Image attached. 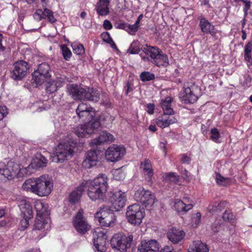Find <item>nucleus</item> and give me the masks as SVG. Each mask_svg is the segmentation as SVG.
<instances>
[{
  "instance_id": "1",
  "label": "nucleus",
  "mask_w": 252,
  "mask_h": 252,
  "mask_svg": "<svg viewBox=\"0 0 252 252\" xmlns=\"http://www.w3.org/2000/svg\"><path fill=\"white\" fill-rule=\"evenodd\" d=\"M53 187V180L45 175L29 179L22 185L24 190L31 192L39 197L49 195L52 192Z\"/></svg>"
},
{
  "instance_id": "2",
  "label": "nucleus",
  "mask_w": 252,
  "mask_h": 252,
  "mask_svg": "<svg viewBox=\"0 0 252 252\" xmlns=\"http://www.w3.org/2000/svg\"><path fill=\"white\" fill-rule=\"evenodd\" d=\"M108 178L104 174H99L88 185V195L93 201L104 200L108 187Z\"/></svg>"
},
{
  "instance_id": "3",
  "label": "nucleus",
  "mask_w": 252,
  "mask_h": 252,
  "mask_svg": "<svg viewBox=\"0 0 252 252\" xmlns=\"http://www.w3.org/2000/svg\"><path fill=\"white\" fill-rule=\"evenodd\" d=\"M30 165L26 168H20L18 164L11 161L7 162L6 164L4 162H0V175L8 180L16 177H21L25 175H30Z\"/></svg>"
},
{
  "instance_id": "4",
  "label": "nucleus",
  "mask_w": 252,
  "mask_h": 252,
  "mask_svg": "<svg viewBox=\"0 0 252 252\" xmlns=\"http://www.w3.org/2000/svg\"><path fill=\"white\" fill-rule=\"evenodd\" d=\"M133 240L131 234L126 235L123 233H117L113 235L111 239V245L113 249L122 252H126Z\"/></svg>"
},
{
  "instance_id": "5",
  "label": "nucleus",
  "mask_w": 252,
  "mask_h": 252,
  "mask_svg": "<svg viewBox=\"0 0 252 252\" xmlns=\"http://www.w3.org/2000/svg\"><path fill=\"white\" fill-rule=\"evenodd\" d=\"M126 216L128 222L133 225H139L145 217V212L139 204H133L127 207Z\"/></svg>"
},
{
  "instance_id": "6",
  "label": "nucleus",
  "mask_w": 252,
  "mask_h": 252,
  "mask_svg": "<svg viewBox=\"0 0 252 252\" xmlns=\"http://www.w3.org/2000/svg\"><path fill=\"white\" fill-rule=\"evenodd\" d=\"M74 153L73 146L69 143H60L55 148L53 161L63 162L71 158Z\"/></svg>"
},
{
  "instance_id": "7",
  "label": "nucleus",
  "mask_w": 252,
  "mask_h": 252,
  "mask_svg": "<svg viewBox=\"0 0 252 252\" xmlns=\"http://www.w3.org/2000/svg\"><path fill=\"white\" fill-rule=\"evenodd\" d=\"M50 220L49 217H36L32 235L34 239L39 240L46 234L50 228Z\"/></svg>"
},
{
  "instance_id": "8",
  "label": "nucleus",
  "mask_w": 252,
  "mask_h": 252,
  "mask_svg": "<svg viewBox=\"0 0 252 252\" xmlns=\"http://www.w3.org/2000/svg\"><path fill=\"white\" fill-rule=\"evenodd\" d=\"M95 217L98 219L99 223L103 226H112L116 220V217L112 210L105 206L100 207L99 211L95 213Z\"/></svg>"
},
{
  "instance_id": "9",
  "label": "nucleus",
  "mask_w": 252,
  "mask_h": 252,
  "mask_svg": "<svg viewBox=\"0 0 252 252\" xmlns=\"http://www.w3.org/2000/svg\"><path fill=\"white\" fill-rule=\"evenodd\" d=\"M108 200L111 204V207L115 211H119L126 204V195L121 190L110 191L108 193Z\"/></svg>"
},
{
  "instance_id": "10",
  "label": "nucleus",
  "mask_w": 252,
  "mask_h": 252,
  "mask_svg": "<svg viewBox=\"0 0 252 252\" xmlns=\"http://www.w3.org/2000/svg\"><path fill=\"white\" fill-rule=\"evenodd\" d=\"M134 199L146 207L152 206L155 203V196L150 190L141 187L135 191Z\"/></svg>"
},
{
  "instance_id": "11",
  "label": "nucleus",
  "mask_w": 252,
  "mask_h": 252,
  "mask_svg": "<svg viewBox=\"0 0 252 252\" xmlns=\"http://www.w3.org/2000/svg\"><path fill=\"white\" fill-rule=\"evenodd\" d=\"M107 236L106 232L101 228H96L93 233L94 244L97 251L105 252Z\"/></svg>"
},
{
  "instance_id": "12",
  "label": "nucleus",
  "mask_w": 252,
  "mask_h": 252,
  "mask_svg": "<svg viewBox=\"0 0 252 252\" xmlns=\"http://www.w3.org/2000/svg\"><path fill=\"white\" fill-rule=\"evenodd\" d=\"M73 222L76 230L80 233L84 234L91 229V225L84 216L82 209L78 211Z\"/></svg>"
},
{
  "instance_id": "13",
  "label": "nucleus",
  "mask_w": 252,
  "mask_h": 252,
  "mask_svg": "<svg viewBox=\"0 0 252 252\" xmlns=\"http://www.w3.org/2000/svg\"><path fill=\"white\" fill-rule=\"evenodd\" d=\"M125 154V149L123 147L113 145L106 151L105 158L107 161L115 162L120 160Z\"/></svg>"
},
{
  "instance_id": "14",
  "label": "nucleus",
  "mask_w": 252,
  "mask_h": 252,
  "mask_svg": "<svg viewBox=\"0 0 252 252\" xmlns=\"http://www.w3.org/2000/svg\"><path fill=\"white\" fill-rule=\"evenodd\" d=\"M29 66L28 63L24 61H18L14 64V69L11 72V77L14 80H21L27 74Z\"/></svg>"
},
{
  "instance_id": "15",
  "label": "nucleus",
  "mask_w": 252,
  "mask_h": 252,
  "mask_svg": "<svg viewBox=\"0 0 252 252\" xmlns=\"http://www.w3.org/2000/svg\"><path fill=\"white\" fill-rule=\"evenodd\" d=\"M76 112L79 118L82 121L89 119L94 116V111H93V108L87 103H80L78 105Z\"/></svg>"
},
{
  "instance_id": "16",
  "label": "nucleus",
  "mask_w": 252,
  "mask_h": 252,
  "mask_svg": "<svg viewBox=\"0 0 252 252\" xmlns=\"http://www.w3.org/2000/svg\"><path fill=\"white\" fill-rule=\"evenodd\" d=\"M198 91H199V89L196 86L184 88L183 92L180 94V97L183 98V100L190 103H193L198 99L196 94Z\"/></svg>"
},
{
  "instance_id": "17",
  "label": "nucleus",
  "mask_w": 252,
  "mask_h": 252,
  "mask_svg": "<svg viewBox=\"0 0 252 252\" xmlns=\"http://www.w3.org/2000/svg\"><path fill=\"white\" fill-rule=\"evenodd\" d=\"M33 17L37 21L47 18L48 21L52 24L55 23L57 21L54 16L53 12L47 8H44L43 10L40 9L36 10L33 14Z\"/></svg>"
},
{
  "instance_id": "18",
  "label": "nucleus",
  "mask_w": 252,
  "mask_h": 252,
  "mask_svg": "<svg viewBox=\"0 0 252 252\" xmlns=\"http://www.w3.org/2000/svg\"><path fill=\"white\" fill-rule=\"evenodd\" d=\"M173 115L164 114L159 116L155 120L156 125L161 128L168 127L170 125L175 124L177 120Z\"/></svg>"
},
{
  "instance_id": "19",
  "label": "nucleus",
  "mask_w": 252,
  "mask_h": 252,
  "mask_svg": "<svg viewBox=\"0 0 252 252\" xmlns=\"http://www.w3.org/2000/svg\"><path fill=\"white\" fill-rule=\"evenodd\" d=\"M81 100H89L93 102H97L100 97V93L97 90L93 88L83 87Z\"/></svg>"
},
{
  "instance_id": "20",
  "label": "nucleus",
  "mask_w": 252,
  "mask_h": 252,
  "mask_svg": "<svg viewBox=\"0 0 252 252\" xmlns=\"http://www.w3.org/2000/svg\"><path fill=\"white\" fill-rule=\"evenodd\" d=\"M160 245L156 240L142 241L139 252H159Z\"/></svg>"
},
{
  "instance_id": "21",
  "label": "nucleus",
  "mask_w": 252,
  "mask_h": 252,
  "mask_svg": "<svg viewBox=\"0 0 252 252\" xmlns=\"http://www.w3.org/2000/svg\"><path fill=\"white\" fill-rule=\"evenodd\" d=\"M168 239L173 244H177L181 242L185 236V232L179 228L173 227L167 232Z\"/></svg>"
},
{
  "instance_id": "22",
  "label": "nucleus",
  "mask_w": 252,
  "mask_h": 252,
  "mask_svg": "<svg viewBox=\"0 0 252 252\" xmlns=\"http://www.w3.org/2000/svg\"><path fill=\"white\" fill-rule=\"evenodd\" d=\"M184 201L179 199H176L174 200L175 209L178 212L187 213L193 208V204L189 200L188 197L184 198Z\"/></svg>"
},
{
  "instance_id": "23",
  "label": "nucleus",
  "mask_w": 252,
  "mask_h": 252,
  "mask_svg": "<svg viewBox=\"0 0 252 252\" xmlns=\"http://www.w3.org/2000/svg\"><path fill=\"white\" fill-rule=\"evenodd\" d=\"M97 155L94 151H89L87 153L82 165L85 168H90L95 166L97 162Z\"/></svg>"
},
{
  "instance_id": "24",
  "label": "nucleus",
  "mask_w": 252,
  "mask_h": 252,
  "mask_svg": "<svg viewBox=\"0 0 252 252\" xmlns=\"http://www.w3.org/2000/svg\"><path fill=\"white\" fill-rule=\"evenodd\" d=\"M143 51L148 57H142V60L145 61H149L152 63L155 60L159 52H161L159 49L151 46H146L143 48Z\"/></svg>"
},
{
  "instance_id": "25",
  "label": "nucleus",
  "mask_w": 252,
  "mask_h": 252,
  "mask_svg": "<svg viewBox=\"0 0 252 252\" xmlns=\"http://www.w3.org/2000/svg\"><path fill=\"white\" fill-rule=\"evenodd\" d=\"M199 26L201 31L204 33H209L213 36H215L217 31L214 26L206 18L202 17L200 19Z\"/></svg>"
},
{
  "instance_id": "26",
  "label": "nucleus",
  "mask_w": 252,
  "mask_h": 252,
  "mask_svg": "<svg viewBox=\"0 0 252 252\" xmlns=\"http://www.w3.org/2000/svg\"><path fill=\"white\" fill-rule=\"evenodd\" d=\"M67 91L74 100H81L83 87L77 84H68L66 87Z\"/></svg>"
},
{
  "instance_id": "27",
  "label": "nucleus",
  "mask_w": 252,
  "mask_h": 252,
  "mask_svg": "<svg viewBox=\"0 0 252 252\" xmlns=\"http://www.w3.org/2000/svg\"><path fill=\"white\" fill-rule=\"evenodd\" d=\"M111 0H98L95 5V10L100 16H106L109 13V5Z\"/></svg>"
},
{
  "instance_id": "28",
  "label": "nucleus",
  "mask_w": 252,
  "mask_h": 252,
  "mask_svg": "<svg viewBox=\"0 0 252 252\" xmlns=\"http://www.w3.org/2000/svg\"><path fill=\"white\" fill-rule=\"evenodd\" d=\"M140 168L146 175V179L150 183L152 184V177L153 175V170L151 161L148 159H145L141 163Z\"/></svg>"
},
{
  "instance_id": "29",
  "label": "nucleus",
  "mask_w": 252,
  "mask_h": 252,
  "mask_svg": "<svg viewBox=\"0 0 252 252\" xmlns=\"http://www.w3.org/2000/svg\"><path fill=\"white\" fill-rule=\"evenodd\" d=\"M34 207L37 213L36 217H48L50 212L48 209V205L46 204H44L41 201H37L35 203Z\"/></svg>"
},
{
  "instance_id": "30",
  "label": "nucleus",
  "mask_w": 252,
  "mask_h": 252,
  "mask_svg": "<svg viewBox=\"0 0 252 252\" xmlns=\"http://www.w3.org/2000/svg\"><path fill=\"white\" fill-rule=\"evenodd\" d=\"M85 184L83 182L75 189L73 190L69 195V201L74 204L77 202L80 199L83 192L84 191Z\"/></svg>"
},
{
  "instance_id": "31",
  "label": "nucleus",
  "mask_w": 252,
  "mask_h": 252,
  "mask_svg": "<svg viewBox=\"0 0 252 252\" xmlns=\"http://www.w3.org/2000/svg\"><path fill=\"white\" fill-rule=\"evenodd\" d=\"M113 139V136L107 132H102L98 138H95L90 143V146L94 147L101 144V143L111 141Z\"/></svg>"
},
{
  "instance_id": "32",
  "label": "nucleus",
  "mask_w": 252,
  "mask_h": 252,
  "mask_svg": "<svg viewBox=\"0 0 252 252\" xmlns=\"http://www.w3.org/2000/svg\"><path fill=\"white\" fill-rule=\"evenodd\" d=\"M172 98L170 96L166 97L164 99L161 100L160 106L164 114L174 115V111L171 108Z\"/></svg>"
},
{
  "instance_id": "33",
  "label": "nucleus",
  "mask_w": 252,
  "mask_h": 252,
  "mask_svg": "<svg viewBox=\"0 0 252 252\" xmlns=\"http://www.w3.org/2000/svg\"><path fill=\"white\" fill-rule=\"evenodd\" d=\"M92 130L86 124L78 126L75 129V133L79 137H88L91 134Z\"/></svg>"
},
{
  "instance_id": "34",
  "label": "nucleus",
  "mask_w": 252,
  "mask_h": 252,
  "mask_svg": "<svg viewBox=\"0 0 252 252\" xmlns=\"http://www.w3.org/2000/svg\"><path fill=\"white\" fill-rule=\"evenodd\" d=\"M153 63L158 66H167L169 64L168 58L166 55L159 52Z\"/></svg>"
},
{
  "instance_id": "35",
  "label": "nucleus",
  "mask_w": 252,
  "mask_h": 252,
  "mask_svg": "<svg viewBox=\"0 0 252 252\" xmlns=\"http://www.w3.org/2000/svg\"><path fill=\"white\" fill-rule=\"evenodd\" d=\"M191 249L193 252H209V249L206 245L200 241H194Z\"/></svg>"
},
{
  "instance_id": "36",
  "label": "nucleus",
  "mask_w": 252,
  "mask_h": 252,
  "mask_svg": "<svg viewBox=\"0 0 252 252\" xmlns=\"http://www.w3.org/2000/svg\"><path fill=\"white\" fill-rule=\"evenodd\" d=\"M35 71L40 73L41 75L45 76L48 78L51 76L50 74V67L49 65L45 63H42L38 65L37 70Z\"/></svg>"
},
{
  "instance_id": "37",
  "label": "nucleus",
  "mask_w": 252,
  "mask_h": 252,
  "mask_svg": "<svg viewBox=\"0 0 252 252\" xmlns=\"http://www.w3.org/2000/svg\"><path fill=\"white\" fill-rule=\"evenodd\" d=\"M32 81L33 83H35L36 85H40L43 84L45 79H48L45 76L41 75L40 73L34 71L32 74Z\"/></svg>"
},
{
  "instance_id": "38",
  "label": "nucleus",
  "mask_w": 252,
  "mask_h": 252,
  "mask_svg": "<svg viewBox=\"0 0 252 252\" xmlns=\"http://www.w3.org/2000/svg\"><path fill=\"white\" fill-rule=\"evenodd\" d=\"M140 51V46L138 41H133L130 44L127 53L130 54H138Z\"/></svg>"
},
{
  "instance_id": "39",
  "label": "nucleus",
  "mask_w": 252,
  "mask_h": 252,
  "mask_svg": "<svg viewBox=\"0 0 252 252\" xmlns=\"http://www.w3.org/2000/svg\"><path fill=\"white\" fill-rule=\"evenodd\" d=\"M216 180L217 184L220 186H226L229 185L230 182L229 178H225L220 174H216Z\"/></svg>"
},
{
  "instance_id": "40",
  "label": "nucleus",
  "mask_w": 252,
  "mask_h": 252,
  "mask_svg": "<svg viewBox=\"0 0 252 252\" xmlns=\"http://www.w3.org/2000/svg\"><path fill=\"white\" fill-rule=\"evenodd\" d=\"M101 37L103 39V40L110 44L111 47L114 49H117L116 45L115 44L114 41H113V39L110 36V35L109 32H103L101 34Z\"/></svg>"
},
{
  "instance_id": "41",
  "label": "nucleus",
  "mask_w": 252,
  "mask_h": 252,
  "mask_svg": "<svg viewBox=\"0 0 252 252\" xmlns=\"http://www.w3.org/2000/svg\"><path fill=\"white\" fill-rule=\"evenodd\" d=\"M88 127L92 130L91 134L94 132V130L99 128L102 125L97 118L94 119L87 124Z\"/></svg>"
},
{
  "instance_id": "42",
  "label": "nucleus",
  "mask_w": 252,
  "mask_h": 252,
  "mask_svg": "<svg viewBox=\"0 0 252 252\" xmlns=\"http://www.w3.org/2000/svg\"><path fill=\"white\" fill-rule=\"evenodd\" d=\"M139 77L143 82L150 81L155 78V74L149 71L142 72Z\"/></svg>"
},
{
  "instance_id": "43",
  "label": "nucleus",
  "mask_w": 252,
  "mask_h": 252,
  "mask_svg": "<svg viewBox=\"0 0 252 252\" xmlns=\"http://www.w3.org/2000/svg\"><path fill=\"white\" fill-rule=\"evenodd\" d=\"M179 179V176L175 172L167 173L164 176V179L166 181L175 183L178 182Z\"/></svg>"
},
{
  "instance_id": "44",
  "label": "nucleus",
  "mask_w": 252,
  "mask_h": 252,
  "mask_svg": "<svg viewBox=\"0 0 252 252\" xmlns=\"http://www.w3.org/2000/svg\"><path fill=\"white\" fill-rule=\"evenodd\" d=\"M74 53L77 55H82L85 53V49L82 44L74 43L71 45Z\"/></svg>"
},
{
  "instance_id": "45",
  "label": "nucleus",
  "mask_w": 252,
  "mask_h": 252,
  "mask_svg": "<svg viewBox=\"0 0 252 252\" xmlns=\"http://www.w3.org/2000/svg\"><path fill=\"white\" fill-rule=\"evenodd\" d=\"M20 209L22 213L25 215L27 213L29 216H31L32 213V208L30 203L25 202L24 204L21 203L20 205Z\"/></svg>"
},
{
  "instance_id": "46",
  "label": "nucleus",
  "mask_w": 252,
  "mask_h": 252,
  "mask_svg": "<svg viewBox=\"0 0 252 252\" xmlns=\"http://www.w3.org/2000/svg\"><path fill=\"white\" fill-rule=\"evenodd\" d=\"M201 215L200 213L197 212L196 214H193L191 217V224L194 227H197L201 222Z\"/></svg>"
},
{
  "instance_id": "47",
  "label": "nucleus",
  "mask_w": 252,
  "mask_h": 252,
  "mask_svg": "<svg viewBox=\"0 0 252 252\" xmlns=\"http://www.w3.org/2000/svg\"><path fill=\"white\" fill-rule=\"evenodd\" d=\"M113 178L116 180H122L125 178V174L121 168H118L113 171Z\"/></svg>"
},
{
  "instance_id": "48",
  "label": "nucleus",
  "mask_w": 252,
  "mask_h": 252,
  "mask_svg": "<svg viewBox=\"0 0 252 252\" xmlns=\"http://www.w3.org/2000/svg\"><path fill=\"white\" fill-rule=\"evenodd\" d=\"M97 119L100 122L102 126L106 127L107 126L112 120L109 116H106L103 114L100 115Z\"/></svg>"
},
{
  "instance_id": "49",
  "label": "nucleus",
  "mask_w": 252,
  "mask_h": 252,
  "mask_svg": "<svg viewBox=\"0 0 252 252\" xmlns=\"http://www.w3.org/2000/svg\"><path fill=\"white\" fill-rule=\"evenodd\" d=\"M222 218L226 221L233 222L235 216L230 211H226L223 214Z\"/></svg>"
},
{
  "instance_id": "50",
  "label": "nucleus",
  "mask_w": 252,
  "mask_h": 252,
  "mask_svg": "<svg viewBox=\"0 0 252 252\" xmlns=\"http://www.w3.org/2000/svg\"><path fill=\"white\" fill-rule=\"evenodd\" d=\"M61 48L64 59L67 61L69 60L72 55L71 52L65 45H62Z\"/></svg>"
},
{
  "instance_id": "51",
  "label": "nucleus",
  "mask_w": 252,
  "mask_h": 252,
  "mask_svg": "<svg viewBox=\"0 0 252 252\" xmlns=\"http://www.w3.org/2000/svg\"><path fill=\"white\" fill-rule=\"evenodd\" d=\"M211 135L210 138L214 141H217L220 137V134L216 128H213L211 130Z\"/></svg>"
},
{
  "instance_id": "52",
  "label": "nucleus",
  "mask_w": 252,
  "mask_h": 252,
  "mask_svg": "<svg viewBox=\"0 0 252 252\" xmlns=\"http://www.w3.org/2000/svg\"><path fill=\"white\" fill-rule=\"evenodd\" d=\"M47 163V160L44 157L41 156L40 158L36 161V166L38 167H45L46 166Z\"/></svg>"
},
{
  "instance_id": "53",
  "label": "nucleus",
  "mask_w": 252,
  "mask_h": 252,
  "mask_svg": "<svg viewBox=\"0 0 252 252\" xmlns=\"http://www.w3.org/2000/svg\"><path fill=\"white\" fill-rule=\"evenodd\" d=\"M56 85L55 84L54 81L51 82H49L48 85L46 86V91L50 94L56 92L57 89Z\"/></svg>"
},
{
  "instance_id": "54",
  "label": "nucleus",
  "mask_w": 252,
  "mask_h": 252,
  "mask_svg": "<svg viewBox=\"0 0 252 252\" xmlns=\"http://www.w3.org/2000/svg\"><path fill=\"white\" fill-rule=\"evenodd\" d=\"M138 27H136L134 24L129 25L127 24L126 30L131 34H134L138 30Z\"/></svg>"
},
{
  "instance_id": "55",
  "label": "nucleus",
  "mask_w": 252,
  "mask_h": 252,
  "mask_svg": "<svg viewBox=\"0 0 252 252\" xmlns=\"http://www.w3.org/2000/svg\"><path fill=\"white\" fill-rule=\"evenodd\" d=\"M244 59L247 62V65L249 67L252 65V53L244 52Z\"/></svg>"
},
{
  "instance_id": "56",
  "label": "nucleus",
  "mask_w": 252,
  "mask_h": 252,
  "mask_svg": "<svg viewBox=\"0 0 252 252\" xmlns=\"http://www.w3.org/2000/svg\"><path fill=\"white\" fill-rule=\"evenodd\" d=\"M7 114V108L5 106L0 107V121L2 120Z\"/></svg>"
},
{
  "instance_id": "57",
  "label": "nucleus",
  "mask_w": 252,
  "mask_h": 252,
  "mask_svg": "<svg viewBox=\"0 0 252 252\" xmlns=\"http://www.w3.org/2000/svg\"><path fill=\"white\" fill-rule=\"evenodd\" d=\"M190 160V157L187 156L186 155L183 154L181 155V161L183 163L189 164Z\"/></svg>"
},
{
  "instance_id": "58",
  "label": "nucleus",
  "mask_w": 252,
  "mask_h": 252,
  "mask_svg": "<svg viewBox=\"0 0 252 252\" xmlns=\"http://www.w3.org/2000/svg\"><path fill=\"white\" fill-rule=\"evenodd\" d=\"M154 110L155 105L154 104L149 103L148 104H147L146 111L148 114L150 115L153 114L154 112Z\"/></svg>"
},
{
  "instance_id": "59",
  "label": "nucleus",
  "mask_w": 252,
  "mask_h": 252,
  "mask_svg": "<svg viewBox=\"0 0 252 252\" xmlns=\"http://www.w3.org/2000/svg\"><path fill=\"white\" fill-rule=\"evenodd\" d=\"M103 26V28L106 30H110L112 29L113 27L112 24L108 20H105L104 21Z\"/></svg>"
},
{
  "instance_id": "60",
  "label": "nucleus",
  "mask_w": 252,
  "mask_h": 252,
  "mask_svg": "<svg viewBox=\"0 0 252 252\" xmlns=\"http://www.w3.org/2000/svg\"><path fill=\"white\" fill-rule=\"evenodd\" d=\"M252 42L250 41L245 46L244 52L252 53Z\"/></svg>"
},
{
  "instance_id": "61",
  "label": "nucleus",
  "mask_w": 252,
  "mask_h": 252,
  "mask_svg": "<svg viewBox=\"0 0 252 252\" xmlns=\"http://www.w3.org/2000/svg\"><path fill=\"white\" fill-rule=\"evenodd\" d=\"M243 2L245 3V7L244 8V12L245 13V15H247L248 14V11L250 8V3L251 2L250 1L248 0H243Z\"/></svg>"
},
{
  "instance_id": "62",
  "label": "nucleus",
  "mask_w": 252,
  "mask_h": 252,
  "mask_svg": "<svg viewBox=\"0 0 252 252\" xmlns=\"http://www.w3.org/2000/svg\"><path fill=\"white\" fill-rule=\"evenodd\" d=\"M224 202H221L219 203H218L217 206L215 205V208H213L212 209L214 211H220L222 209V208L224 206Z\"/></svg>"
},
{
  "instance_id": "63",
  "label": "nucleus",
  "mask_w": 252,
  "mask_h": 252,
  "mask_svg": "<svg viewBox=\"0 0 252 252\" xmlns=\"http://www.w3.org/2000/svg\"><path fill=\"white\" fill-rule=\"evenodd\" d=\"M21 227L24 228H27L29 226V221L28 220L23 219L20 222Z\"/></svg>"
},
{
  "instance_id": "64",
  "label": "nucleus",
  "mask_w": 252,
  "mask_h": 252,
  "mask_svg": "<svg viewBox=\"0 0 252 252\" xmlns=\"http://www.w3.org/2000/svg\"><path fill=\"white\" fill-rule=\"evenodd\" d=\"M173 248L172 246H165L162 249V252H173Z\"/></svg>"
}]
</instances>
